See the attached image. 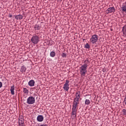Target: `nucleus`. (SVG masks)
Listing matches in <instances>:
<instances>
[{"instance_id":"obj_6","label":"nucleus","mask_w":126,"mask_h":126,"mask_svg":"<svg viewBox=\"0 0 126 126\" xmlns=\"http://www.w3.org/2000/svg\"><path fill=\"white\" fill-rule=\"evenodd\" d=\"M115 11H116V10L115 9V7H110L106 10V14H109V13H112L113 12H115Z\"/></svg>"},{"instance_id":"obj_20","label":"nucleus","mask_w":126,"mask_h":126,"mask_svg":"<svg viewBox=\"0 0 126 126\" xmlns=\"http://www.w3.org/2000/svg\"><path fill=\"white\" fill-rule=\"evenodd\" d=\"M50 56L54 58L56 56V52L55 51H52L50 53Z\"/></svg>"},{"instance_id":"obj_19","label":"nucleus","mask_w":126,"mask_h":126,"mask_svg":"<svg viewBox=\"0 0 126 126\" xmlns=\"http://www.w3.org/2000/svg\"><path fill=\"white\" fill-rule=\"evenodd\" d=\"M23 92L24 93H25V94H28V93H29V91L26 88H24Z\"/></svg>"},{"instance_id":"obj_18","label":"nucleus","mask_w":126,"mask_h":126,"mask_svg":"<svg viewBox=\"0 0 126 126\" xmlns=\"http://www.w3.org/2000/svg\"><path fill=\"white\" fill-rule=\"evenodd\" d=\"M91 102L90 100L89 99H86L85 101V105H87V106H88V105H89V104H91Z\"/></svg>"},{"instance_id":"obj_26","label":"nucleus","mask_w":126,"mask_h":126,"mask_svg":"<svg viewBox=\"0 0 126 126\" xmlns=\"http://www.w3.org/2000/svg\"><path fill=\"white\" fill-rule=\"evenodd\" d=\"M2 87V83L1 82H0V88H1Z\"/></svg>"},{"instance_id":"obj_13","label":"nucleus","mask_w":126,"mask_h":126,"mask_svg":"<svg viewBox=\"0 0 126 126\" xmlns=\"http://www.w3.org/2000/svg\"><path fill=\"white\" fill-rule=\"evenodd\" d=\"M84 63L85 64H83V65H86L87 68V66H88V64H89V63H90V62H89V60H88V59H87V60L84 61Z\"/></svg>"},{"instance_id":"obj_15","label":"nucleus","mask_w":126,"mask_h":126,"mask_svg":"<svg viewBox=\"0 0 126 126\" xmlns=\"http://www.w3.org/2000/svg\"><path fill=\"white\" fill-rule=\"evenodd\" d=\"M34 29H35V30H40V29H41V26H39L38 25H35L34 27Z\"/></svg>"},{"instance_id":"obj_17","label":"nucleus","mask_w":126,"mask_h":126,"mask_svg":"<svg viewBox=\"0 0 126 126\" xmlns=\"http://www.w3.org/2000/svg\"><path fill=\"white\" fill-rule=\"evenodd\" d=\"M122 31H123L124 35H126V25L123 27Z\"/></svg>"},{"instance_id":"obj_28","label":"nucleus","mask_w":126,"mask_h":126,"mask_svg":"<svg viewBox=\"0 0 126 126\" xmlns=\"http://www.w3.org/2000/svg\"><path fill=\"white\" fill-rule=\"evenodd\" d=\"M9 17H10V18L12 17V15L9 14Z\"/></svg>"},{"instance_id":"obj_4","label":"nucleus","mask_w":126,"mask_h":126,"mask_svg":"<svg viewBox=\"0 0 126 126\" xmlns=\"http://www.w3.org/2000/svg\"><path fill=\"white\" fill-rule=\"evenodd\" d=\"M90 41L92 44H95L98 41V35H97V34L92 35Z\"/></svg>"},{"instance_id":"obj_12","label":"nucleus","mask_w":126,"mask_h":126,"mask_svg":"<svg viewBox=\"0 0 126 126\" xmlns=\"http://www.w3.org/2000/svg\"><path fill=\"white\" fill-rule=\"evenodd\" d=\"M24 123V119H23V116L19 117V123Z\"/></svg>"},{"instance_id":"obj_16","label":"nucleus","mask_w":126,"mask_h":126,"mask_svg":"<svg viewBox=\"0 0 126 126\" xmlns=\"http://www.w3.org/2000/svg\"><path fill=\"white\" fill-rule=\"evenodd\" d=\"M21 71L22 72H25V71H26V67H25V66L23 65L22 66L21 68Z\"/></svg>"},{"instance_id":"obj_3","label":"nucleus","mask_w":126,"mask_h":126,"mask_svg":"<svg viewBox=\"0 0 126 126\" xmlns=\"http://www.w3.org/2000/svg\"><path fill=\"white\" fill-rule=\"evenodd\" d=\"M39 41L40 39L39 36L37 35H33L31 38V42L32 44H34V45L38 44Z\"/></svg>"},{"instance_id":"obj_14","label":"nucleus","mask_w":126,"mask_h":126,"mask_svg":"<svg viewBox=\"0 0 126 126\" xmlns=\"http://www.w3.org/2000/svg\"><path fill=\"white\" fill-rule=\"evenodd\" d=\"M10 91L12 95H14V86L11 87Z\"/></svg>"},{"instance_id":"obj_1","label":"nucleus","mask_w":126,"mask_h":126,"mask_svg":"<svg viewBox=\"0 0 126 126\" xmlns=\"http://www.w3.org/2000/svg\"><path fill=\"white\" fill-rule=\"evenodd\" d=\"M78 104H79V101L74 100L71 113V117L72 119H75L76 117V107H77V105H78Z\"/></svg>"},{"instance_id":"obj_25","label":"nucleus","mask_w":126,"mask_h":126,"mask_svg":"<svg viewBox=\"0 0 126 126\" xmlns=\"http://www.w3.org/2000/svg\"><path fill=\"white\" fill-rule=\"evenodd\" d=\"M122 113L123 115H124L125 116H126V109H123L122 110Z\"/></svg>"},{"instance_id":"obj_9","label":"nucleus","mask_w":126,"mask_h":126,"mask_svg":"<svg viewBox=\"0 0 126 126\" xmlns=\"http://www.w3.org/2000/svg\"><path fill=\"white\" fill-rule=\"evenodd\" d=\"M37 121L38 122H43L44 121L43 115H38L37 117Z\"/></svg>"},{"instance_id":"obj_11","label":"nucleus","mask_w":126,"mask_h":126,"mask_svg":"<svg viewBox=\"0 0 126 126\" xmlns=\"http://www.w3.org/2000/svg\"><path fill=\"white\" fill-rule=\"evenodd\" d=\"M34 84H35V81L33 80H31L29 82V85L30 86H31V87L34 86Z\"/></svg>"},{"instance_id":"obj_24","label":"nucleus","mask_w":126,"mask_h":126,"mask_svg":"<svg viewBox=\"0 0 126 126\" xmlns=\"http://www.w3.org/2000/svg\"><path fill=\"white\" fill-rule=\"evenodd\" d=\"M19 125L20 126H25V124L24 123V122H21L19 123Z\"/></svg>"},{"instance_id":"obj_8","label":"nucleus","mask_w":126,"mask_h":126,"mask_svg":"<svg viewBox=\"0 0 126 126\" xmlns=\"http://www.w3.org/2000/svg\"><path fill=\"white\" fill-rule=\"evenodd\" d=\"M79 99H80V92L78 91L76 93L75 98L74 99V100L79 102Z\"/></svg>"},{"instance_id":"obj_27","label":"nucleus","mask_w":126,"mask_h":126,"mask_svg":"<svg viewBox=\"0 0 126 126\" xmlns=\"http://www.w3.org/2000/svg\"><path fill=\"white\" fill-rule=\"evenodd\" d=\"M40 126H48V125H47V124H42V125H41Z\"/></svg>"},{"instance_id":"obj_21","label":"nucleus","mask_w":126,"mask_h":126,"mask_svg":"<svg viewBox=\"0 0 126 126\" xmlns=\"http://www.w3.org/2000/svg\"><path fill=\"white\" fill-rule=\"evenodd\" d=\"M121 9H122L123 11L126 12V5L122 7Z\"/></svg>"},{"instance_id":"obj_23","label":"nucleus","mask_w":126,"mask_h":126,"mask_svg":"<svg viewBox=\"0 0 126 126\" xmlns=\"http://www.w3.org/2000/svg\"><path fill=\"white\" fill-rule=\"evenodd\" d=\"M62 58H66V54L64 53H62Z\"/></svg>"},{"instance_id":"obj_7","label":"nucleus","mask_w":126,"mask_h":126,"mask_svg":"<svg viewBox=\"0 0 126 126\" xmlns=\"http://www.w3.org/2000/svg\"><path fill=\"white\" fill-rule=\"evenodd\" d=\"M68 83H69V81L66 80L65 83L64 84L63 87L64 90H65V91H68V89H69V87H68L69 86V85L68 84Z\"/></svg>"},{"instance_id":"obj_10","label":"nucleus","mask_w":126,"mask_h":126,"mask_svg":"<svg viewBox=\"0 0 126 126\" xmlns=\"http://www.w3.org/2000/svg\"><path fill=\"white\" fill-rule=\"evenodd\" d=\"M15 18L17 20H21V19H23V16L21 14H19V15L15 16Z\"/></svg>"},{"instance_id":"obj_5","label":"nucleus","mask_w":126,"mask_h":126,"mask_svg":"<svg viewBox=\"0 0 126 126\" xmlns=\"http://www.w3.org/2000/svg\"><path fill=\"white\" fill-rule=\"evenodd\" d=\"M27 103L29 104H34V103H35V97L33 96H30L27 99Z\"/></svg>"},{"instance_id":"obj_22","label":"nucleus","mask_w":126,"mask_h":126,"mask_svg":"<svg viewBox=\"0 0 126 126\" xmlns=\"http://www.w3.org/2000/svg\"><path fill=\"white\" fill-rule=\"evenodd\" d=\"M85 48H86V49H90V45H89L88 43H87L85 45Z\"/></svg>"},{"instance_id":"obj_2","label":"nucleus","mask_w":126,"mask_h":126,"mask_svg":"<svg viewBox=\"0 0 126 126\" xmlns=\"http://www.w3.org/2000/svg\"><path fill=\"white\" fill-rule=\"evenodd\" d=\"M80 72L81 76H85V75L87 73V65H82L81 67H80Z\"/></svg>"}]
</instances>
